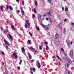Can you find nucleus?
I'll return each mask as SVG.
<instances>
[{
	"mask_svg": "<svg viewBox=\"0 0 74 74\" xmlns=\"http://www.w3.org/2000/svg\"><path fill=\"white\" fill-rule=\"evenodd\" d=\"M17 54L18 53H14L12 54L13 57H14V56H15V59H17V58H18V56H17Z\"/></svg>",
	"mask_w": 74,
	"mask_h": 74,
	"instance_id": "1",
	"label": "nucleus"
},
{
	"mask_svg": "<svg viewBox=\"0 0 74 74\" xmlns=\"http://www.w3.org/2000/svg\"><path fill=\"white\" fill-rule=\"evenodd\" d=\"M20 8L22 12V16H23V15H25V11L23 10V8H22V7H20Z\"/></svg>",
	"mask_w": 74,
	"mask_h": 74,
	"instance_id": "2",
	"label": "nucleus"
},
{
	"mask_svg": "<svg viewBox=\"0 0 74 74\" xmlns=\"http://www.w3.org/2000/svg\"><path fill=\"white\" fill-rule=\"evenodd\" d=\"M69 54L71 58H73V49L71 50Z\"/></svg>",
	"mask_w": 74,
	"mask_h": 74,
	"instance_id": "3",
	"label": "nucleus"
},
{
	"mask_svg": "<svg viewBox=\"0 0 74 74\" xmlns=\"http://www.w3.org/2000/svg\"><path fill=\"white\" fill-rule=\"evenodd\" d=\"M70 66V64H65V69H69V66Z\"/></svg>",
	"mask_w": 74,
	"mask_h": 74,
	"instance_id": "4",
	"label": "nucleus"
},
{
	"mask_svg": "<svg viewBox=\"0 0 74 74\" xmlns=\"http://www.w3.org/2000/svg\"><path fill=\"white\" fill-rule=\"evenodd\" d=\"M4 41L5 44H6V45H10L9 43H8V42H7V40L5 39H4Z\"/></svg>",
	"mask_w": 74,
	"mask_h": 74,
	"instance_id": "5",
	"label": "nucleus"
},
{
	"mask_svg": "<svg viewBox=\"0 0 74 74\" xmlns=\"http://www.w3.org/2000/svg\"><path fill=\"white\" fill-rule=\"evenodd\" d=\"M70 73V72H69L68 70H66L65 72V74H69Z\"/></svg>",
	"mask_w": 74,
	"mask_h": 74,
	"instance_id": "6",
	"label": "nucleus"
},
{
	"mask_svg": "<svg viewBox=\"0 0 74 74\" xmlns=\"http://www.w3.org/2000/svg\"><path fill=\"white\" fill-rule=\"evenodd\" d=\"M45 19V16L44 15H42L41 16V18L40 19L42 20H43V19Z\"/></svg>",
	"mask_w": 74,
	"mask_h": 74,
	"instance_id": "7",
	"label": "nucleus"
},
{
	"mask_svg": "<svg viewBox=\"0 0 74 74\" xmlns=\"http://www.w3.org/2000/svg\"><path fill=\"white\" fill-rule=\"evenodd\" d=\"M53 12H49V13H47V14L48 15H49V16L50 15H51V14H52V13Z\"/></svg>",
	"mask_w": 74,
	"mask_h": 74,
	"instance_id": "8",
	"label": "nucleus"
},
{
	"mask_svg": "<svg viewBox=\"0 0 74 74\" xmlns=\"http://www.w3.org/2000/svg\"><path fill=\"white\" fill-rule=\"evenodd\" d=\"M21 50L22 52H23V53H24V52H25V48L23 47L22 48Z\"/></svg>",
	"mask_w": 74,
	"mask_h": 74,
	"instance_id": "9",
	"label": "nucleus"
},
{
	"mask_svg": "<svg viewBox=\"0 0 74 74\" xmlns=\"http://www.w3.org/2000/svg\"><path fill=\"white\" fill-rule=\"evenodd\" d=\"M38 19H41V15L40 14H38Z\"/></svg>",
	"mask_w": 74,
	"mask_h": 74,
	"instance_id": "10",
	"label": "nucleus"
},
{
	"mask_svg": "<svg viewBox=\"0 0 74 74\" xmlns=\"http://www.w3.org/2000/svg\"><path fill=\"white\" fill-rule=\"evenodd\" d=\"M26 23L27 25H28V26H30V23H29V21H26Z\"/></svg>",
	"mask_w": 74,
	"mask_h": 74,
	"instance_id": "11",
	"label": "nucleus"
},
{
	"mask_svg": "<svg viewBox=\"0 0 74 74\" xmlns=\"http://www.w3.org/2000/svg\"><path fill=\"white\" fill-rule=\"evenodd\" d=\"M9 37L10 38V39L11 40H13V38H12V36H11V34H9Z\"/></svg>",
	"mask_w": 74,
	"mask_h": 74,
	"instance_id": "12",
	"label": "nucleus"
},
{
	"mask_svg": "<svg viewBox=\"0 0 74 74\" xmlns=\"http://www.w3.org/2000/svg\"><path fill=\"white\" fill-rule=\"evenodd\" d=\"M56 56H57V58H58V59H59V60H62L61 59V58H60L59 56H58V54H57L56 55Z\"/></svg>",
	"mask_w": 74,
	"mask_h": 74,
	"instance_id": "13",
	"label": "nucleus"
},
{
	"mask_svg": "<svg viewBox=\"0 0 74 74\" xmlns=\"http://www.w3.org/2000/svg\"><path fill=\"white\" fill-rule=\"evenodd\" d=\"M0 9L2 11H3L4 10H3V6H1L0 7Z\"/></svg>",
	"mask_w": 74,
	"mask_h": 74,
	"instance_id": "14",
	"label": "nucleus"
},
{
	"mask_svg": "<svg viewBox=\"0 0 74 74\" xmlns=\"http://www.w3.org/2000/svg\"><path fill=\"white\" fill-rule=\"evenodd\" d=\"M40 25L43 27L44 28H45V26H46V27H47V26L43 24H40Z\"/></svg>",
	"mask_w": 74,
	"mask_h": 74,
	"instance_id": "15",
	"label": "nucleus"
},
{
	"mask_svg": "<svg viewBox=\"0 0 74 74\" xmlns=\"http://www.w3.org/2000/svg\"><path fill=\"white\" fill-rule=\"evenodd\" d=\"M38 68H40L41 67V65L40 63L39 62H38Z\"/></svg>",
	"mask_w": 74,
	"mask_h": 74,
	"instance_id": "16",
	"label": "nucleus"
},
{
	"mask_svg": "<svg viewBox=\"0 0 74 74\" xmlns=\"http://www.w3.org/2000/svg\"><path fill=\"white\" fill-rule=\"evenodd\" d=\"M28 55H29V58L30 59H32V56H31V55H30V54L29 53H28Z\"/></svg>",
	"mask_w": 74,
	"mask_h": 74,
	"instance_id": "17",
	"label": "nucleus"
},
{
	"mask_svg": "<svg viewBox=\"0 0 74 74\" xmlns=\"http://www.w3.org/2000/svg\"><path fill=\"white\" fill-rule=\"evenodd\" d=\"M11 26L12 27V29L14 30H15V27H14V26L12 25H11Z\"/></svg>",
	"mask_w": 74,
	"mask_h": 74,
	"instance_id": "18",
	"label": "nucleus"
},
{
	"mask_svg": "<svg viewBox=\"0 0 74 74\" xmlns=\"http://www.w3.org/2000/svg\"><path fill=\"white\" fill-rule=\"evenodd\" d=\"M45 30H49V28H48V27H46V26H45Z\"/></svg>",
	"mask_w": 74,
	"mask_h": 74,
	"instance_id": "19",
	"label": "nucleus"
},
{
	"mask_svg": "<svg viewBox=\"0 0 74 74\" xmlns=\"http://www.w3.org/2000/svg\"><path fill=\"white\" fill-rule=\"evenodd\" d=\"M9 8L10 10H11V11L13 10V8H12V7H11V6H9Z\"/></svg>",
	"mask_w": 74,
	"mask_h": 74,
	"instance_id": "20",
	"label": "nucleus"
},
{
	"mask_svg": "<svg viewBox=\"0 0 74 74\" xmlns=\"http://www.w3.org/2000/svg\"><path fill=\"white\" fill-rule=\"evenodd\" d=\"M55 37H56V38H58V37H59V35L58 34L56 33L55 35Z\"/></svg>",
	"mask_w": 74,
	"mask_h": 74,
	"instance_id": "21",
	"label": "nucleus"
},
{
	"mask_svg": "<svg viewBox=\"0 0 74 74\" xmlns=\"http://www.w3.org/2000/svg\"><path fill=\"white\" fill-rule=\"evenodd\" d=\"M66 30L65 29V28L64 29V34H66Z\"/></svg>",
	"mask_w": 74,
	"mask_h": 74,
	"instance_id": "22",
	"label": "nucleus"
},
{
	"mask_svg": "<svg viewBox=\"0 0 74 74\" xmlns=\"http://www.w3.org/2000/svg\"><path fill=\"white\" fill-rule=\"evenodd\" d=\"M29 44H32V41H31V40H29L28 41Z\"/></svg>",
	"mask_w": 74,
	"mask_h": 74,
	"instance_id": "23",
	"label": "nucleus"
},
{
	"mask_svg": "<svg viewBox=\"0 0 74 74\" xmlns=\"http://www.w3.org/2000/svg\"><path fill=\"white\" fill-rule=\"evenodd\" d=\"M29 49H31L32 50H34V49L32 47L29 48Z\"/></svg>",
	"mask_w": 74,
	"mask_h": 74,
	"instance_id": "24",
	"label": "nucleus"
},
{
	"mask_svg": "<svg viewBox=\"0 0 74 74\" xmlns=\"http://www.w3.org/2000/svg\"><path fill=\"white\" fill-rule=\"evenodd\" d=\"M35 4L36 6V7H37V1H35Z\"/></svg>",
	"mask_w": 74,
	"mask_h": 74,
	"instance_id": "25",
	"label": "nucleus"
},
{
	"mask_svg": "<svg viewBox=\"0 0 74 74\" xmlns=\"http://www.w3.org/2000/svg\"><path fill=\"white\" fill-rule=\"evenodd\" d=\"M67 44V45H68V47L69 48H70V43H68Z\"/></svg>",
	"mask_w": 74,
	"mask_h": 74,
	"instance_id": "26",
	"label": "nucleus"
},
{
	"mask_svg": "<svg viewBox=\"0 0 74 74\" xmlns=\"http://www.w3.org/2000/svg\"><path fill=\"white\" fill-rule=\"evenodd\" d=\"M32 70H33V71L34 72H35V71H36V68H32Z\"/></svg>",
	"mask_w": 74,
	"mask_h": 74,
	"instance_id": "27",
	"label": "nucleus"
},
{
	"mask_svg": "<svg viewBox=\"0 0 74 74\" xmlns=\"http://www.w3.org/2000/svg\"><path fill=\"white\" fill-rule=\"evenodd\" d=\"M36 29L37 30H38V31H39V30H40V29L39 28V27H36Z\"/></svg>",
	"mask_w": 74,
	"mask_h": 74,
	"instance_id": "28",
	"label": "nucleus"
},
{
	"mask_svg": "<svg viewBox=\"0 0 74 74\" xmlns=\"http://www.w3.org/2000/svg\"><path fill=\"white\" fill-rule=\"evenodd\" d=\"M46 51H47V50L48 49V45H46Z\"/></svg>",
	"mask_w": 74,
	"mask_h": 74,
	"instance_id": "29",
	"label": "nucleus"
},
{
	"mask_svg": "<svg viewBox=\"0 0 74 74\" xmlns=\"http://www.w3.org/2000/svg\"><path fill=\"white\" fill-rule=\"evenodd\" d=\"M32 16L33 19H34V18H35V17H36V16H35V15H34V14H32Z\"/></svg>",
	"mask_w": 74,
	"mask_h": 74,
	"instance_id": "30",
	"label": "nucleus"
},
{
	"mask_svg": "<svg viewBox=\"0 0 74 74\" xmlns=\"http://www.w3.org/2000/svg\"><path fill=\"white\" fill-rule=\"evenodd\" d=\"M19 64L20 65L22 64V60H21L20 61V62L19 63Z\"/></svg>",
	"mask_w": 74,
	"mask_h": 74,
	"instance_id": "31",
	"label": "nucleus"
},
{
	"mask_svg": "<svg viewBox=\"0 0 74 74\" xmlns=\"http://www.w3.org/2000/svg\"><path fill=\"white\" fill-rule=\"evenodd\" d=\"M51 0H48V3H49L50 4H51Z\"/></svg>",
	"mask_w": 74,
	"mask_h": 74,
	"instance_id": "32",
	"label": "nucleus"
},
{
	"mask_svg": "<svg viewBox=\"0 0 74 74\" xmlns=\"http://www.w3.org/2000/svg\"><path fill=\"white\" fill-rule=\"evenodd\" d=\"M34 12L35 14H36V9H35V8H34Z\"/></svg>",
	"mask_w": 74,
	"mask_h": 74,
	"instance_id": "33",
	"label": "nucleus"
},
{
	"mask_svg": "<svg viewBox=\"0 0 74 74\" xmlns=\"http://www.w3.org/2000/svg\"><path fill=\"white\" fill-rule=\"evenodd\" d=\"M51 26V24H48V26H47V27H49Z\"/></svg>",
	"mask_w": 74,
	"mask_h": 74,
	"instance_id": "34",
	"label": "nucleus"
},
{
	"mask_svg": "<svg viewBox=\"0 0 74 74\" xmlns=\"http://www.w3.org/2000/svg\"><path fill=\"white\" fill-rule=\"evenodd\" d=\"M3 33L4 34H6L7 33V31L6 30H4L3 31Z\"/></svg>",
	"mask_w": 74,
	"mask_h": 74,
	"instance_id": "35",
	"label": "nucleus"
},
{
	"mask_svg": "<svg viewBox=\"0 0 74 74\" xmlns=\"http://www.w3.org/2000/svg\"><path fill=\"white\" fill-rule=\"evenodd\" d=\"M39 49H40V50H42V47H41V46H39Z\"/></svg>",
	"mask_w": 74,
	"mask_h": 74,
	"instance_id": "36",
	"label": "nucleus"
},
{
	"mask_svg": "<svg viewBox=\"0 0 74 74\" xmlns=\"http://www.w3.org/2000/svg\"><path fill=\"white\" fill-rule=\"evenodd\" d=\"M29 34L31 37H32V36H33V35L32 34V33H30V32H29Z\"/></svg>",
	"mask_w": 74,
	"mask_h": 74,
	"instance_id": "37",
	"label": "nucleus"
},
{
	"mask_svg": "<svg viewBox=\"0 0 74 74\" xmlns=\"http://www.w3.org/2000/svg\"><path fill=\"white\" fill-rule=\"evenodd\" d=\"M66 42L67 43H69V40H68V39H67Z\"/></svg>",
	"mask_w": 74,
	"mask_h": 74,
	"instance_id": "38",
	"label": "nucleus"
},
{
	"mask_svg": "<svg viewBox=\"0 0 74 74\" xmlns=\"http://www.w3.org/2000/svg\"><path fill=\"white\" fill-rule=\"evenodd\" d=\"M5 48H6L7 50H8V46H5Z\"/></svg>",
	"mask_w": 74,
	"mask_h": 74,
	"instance_id": "39",
	"label": "nucleus"
},
{
	"mask_svg": "<svg viewBox=\"0 0 74 74\" xmlns=\"http://www.w3.org/2000/svg\"><path fill=\"white\" fill-rule=\"evenodd\" d=\"M25 28H27V24H25Z\"/></svg>",
	"mask_w": 74,
	"mask_h": 74,
	"instance_id": "40",
	"label": "nucleus"
},
{
	"mask_svg": "<svg viewBox=\"0 0 74 74\" xmlns=\"http://www.w3.org/2000/svg\"><path fill=\"white\" fill-rule=\"evenodd\" d=\"M69 63H72V62H71V61L70 60L69 61H68Z\"/></svg>",
	"mask_w": 74,
	"mask_h": 74,
	"instance_id": "41",
	"label": "nucleus"
},
{
	"mask_svg": "<svg viewBox=\"0 0 74 74\" xmlns=\"http://www.w3.org/2000/svg\"><path fill=\"white\" fill-rule=\"evenodd\" d=\"M20 30H21L22 31H23V27L21 28Z\"/></svg>",
	"mask_w": 74,
	"mask_h": 74,
	"instance_id": "42",
	"label": "nucleus"
},
{
	"mask_svg": "<svg viewBox=\"0 0 74 74\" xmlns=\"http://www.w3.org/2000/svg\"><path fill=\"white\" fill-rule=\"evenodd\" d=\"M65 11H68V8H65Z\"/></svg>",
	"mask_w": 74,
	"mask_h": 74,
	"instance_id": "43",
	"label": "nucleus"
},
{
	"mask_svg": "<svg viewBox=\"0 0 74 74\" xmlns=\"http://www.w3.org/2000/svg\"><path fill=\"white\" fill-rule=\"evenodd\" d=\"M61 51H62V52H63V51H64V49H63V48H61Z\"/></svg>",
	"mask_w": 74,
	"mask_h": 74,
	"instance_id": "44",
	"label": "nucleus"
},
{
	"mask_svg": "<svg viewBox=\"0 0 74 74\" xmlns=\"http://www.w3.org/2000/svg\"><path fill=\"white\" fill-rule=\"evenodd\" d=\"M17 69H18V70H20V67L17 66Z\"/></svg>",
	"mask_w": 74,
	"mask_h": 74,
	"instance_id": "45",
	"label": "nucleus"
},
{
	"mask_svg": "<svg viewBox=\"0 0 74 74\" xmlns=\"http://www.w3.org/2000/svg\"><path fill=\"white\" fill-rule=\"evenodd\" d=\"M22 4H23V5H24V1H22Z\"/></svg>",
	"mask_w": 74,
	"mask_h": 74,
	"instance_id": "46",
	"label": "nucleus"
},
{
	"mask_svg": "<svg viewBox=\"0 0 74 74\" xmlns=\"http://www.w3.org/2000/svg\"><path fill=\"white\" fill-rule=\"evenodd\" d=\"M1 53L2 54H3V55H4V52L3 51L1 52Z\"/></svg>",
	"mask_w": 74,
	"mask_h": 74,
	"instance_id": "47",
	"label": "nucleus"
},
{
	"mask_svg": "<svg viewBox=\"0 0 74 74\" xmlns=\"http://www.w3.org/2000/svg\"><path fill=\"white\" fill-rule=\"evenodd\" d=\"M6 8H7V10H8V6L7 5V6H6Z\"/></svg>",
	"mask_w": 74,
	"mask_h": 74,
	"instance_id": "48",
	"label": "nucleus"
},
{
	"mask_svg": "<svg viewBox=\"0 0 74 74\" xmlns=\"http://www.w3.org/2000/svg\"><path fill=\"white\" fill-rule=\"evenodd\" d=\"M60 25H61V23H60L58 24V26H60Z\"/></svg>",
	"mask_w": 74,
	"mask_h": 74,
	"instance_id": "49",
	"label": "nucleus"
},
{
	"mask_svg": "<svg viewBox=\"0 0 74 74\" xmlns=\"http://www.w3.org/2000/svg\"><path fill=\"white\" fill-rule=\"evenodd\" d=\"M45 44L47 45V44H48V42H45Z\"/></svg>",
	"mask_w": 74,
	"mask_h": 74,
	"instance_id": "50",
	"label": "nucleus"
},
{
	"mask_svg": "<svg viewBox=\"0 0 74 74\" xmlns=\"http://www.w3.org/2000/svg\"><path fill=\"white\" fill-rule=\"evenodd\" d=\"M34 60H31V62H34Z\"/></svg>",
	"mask_w": 74,
	"mask_h": 74,
	"instance_id": "51",
	"label": "nucleus"
},
{
	"mask_svg": "<svg viewBox=\"0 0 74 74\" xmlns=\"http://www.w3.org/2000/svg\"><path fill=\"white\" fill-rule=\"evenodd\" d=\"M72 31H73V32H74V28H72Z\"/></svg>",
	"mask_w": 74,
	"mask_h": 74,
	"instance_id": "52",
	"label": "nucleus"
},
{
	"mask_svg": "<svg viewBox=\"0 0 74 74\" xmlns=\"http://www.w3.org/2000/svg\"><path fill=\"white\" fill-rule=\"evenodd\" d=\"M30 73H31V74H33V72H32V71H30Z\"/></svg>",
	"mask_w": 74,
	"mask_h": 74,
	"instance_id": "53",
	"label": "nucleus"
},
{
	"mask_svg": "<svg viewBox=\"0 0 74 74\" xmlns=\"http://www.w3.org/2000/svg\"><path fill=\"white\" fill-rule=\"evenodd\" d=\"M67 60H68V62L70 60V59L69 58H67Z\"/></svg>",
	"mask_w": 74,
	"mask_h": 74,
	"instance_id": "54",
	"label": "nucleus"
},
{
	"mask_svg": "<svg viewBox=\"0 0 74 74\" xmlns=\"http://www.w3.org/2000/svg\"><path fill=\"white\" fill-rule=\"evenodd\" d=\"M66 21H67V19H65L64 20V22H66Z\"/></svg>",
	"mask_w": 74,
	"mask_h": 74,
	"instance_id": "55",
	"label": "nucleus"
},
{
	"mask_svg": "<svg viewBox=\"0 0 74 74\" xmlns=\"http://www.w3.org/2000/svg\"><path fill=\"white\" fill-rule=\"evenodd\" d=\"M46 20H47V21H48V20H49V18H46Z\"/></svg>",
	"mask_w": 74,
	"mask_h": 74,
	"instance_id": "56",
	"label": "nucleus"
},
{
	"mask_svg": "<svg viewBox=\"0 0 74 74\" xmlns=\"http://www.w3.org/2000/svg\"><path fill=\"white\" fill-rule=\"evenodd\" d=\"M16 1L18 3H19V0H16Z\"/></svg>",
	"mask_w": 74,
	"mask_h": 74,
	"instance_id": "57",
	"label": "nucleus"
},
{
	"mask_svg": "<svg viewBox=\"0 0 74 74\" xmlns=\"http://www.w3.org/2000/svg\"><path fill=\"white\" fill-rule=\"evenodd\" d=\"M17 12H18V13H19V12H20V11L19 10H18L17 11Z\"/></svg>",
	"mask_w": 74,
	"mask_h": 74,
	"instance_id": "58",
	"label": "nucleus"
},
{
	"mask_svg": "<svg viewBox=\"0 0 74 74\" xmlns=\"http://www.w3.org/2000/svg\"><path fill=\"white\" fill-rule=\"evenodd\" d=\"M30 70L31 71H33V69H30Z\"/></svg>",
	"mask_w": 74,
	"mask_h": 74,
	"instance_id": "59",
	"label": "nucleus"
},
{
	"mask_svg": "<svg viewBox=\"0 0 74 74\" xmlns=\"http://www.w3.org/2000/svg\"><path fill=\"white\" fill-rule=\"evenodd\" d=\"M62 10H64V8L63 7H62Z\"/></svg>",
	"mask_w": 74,
	"mask_h": 74,
	"instance_id": "60",
	"label": "nucleus"
},
{
	"mask_svg": "<svg viewBox=\"0 0 74 74\" xmlns=\"http://www.w3.org/2000/svg\"><path fill=\"white\" fill-rule=\"evenodd\" d=\"M49 19L50 20V21H51V18H49Z\"/></svg>",
	"mask_w": 74,
	"mask_h": 74,
	"instance_id": "61",
	"label": "nucleus"
},
{
	"mask_svg": "<svg viewBox=\"0 0 74 74\" xmlns=\"http://www.w3.org/2000/svg\"><path fill=\"white\" fill-rule=\"evenodd\" d=\"M69 44H73V42H71L69 43Z\"/></svg>",
	"mask_w": 74,
	"mask_h": 74,
	"instance_id": "62",
	"label": "nucleus"
},
{
	"mask_svg": "<svg viewBox=\"0 0 74 74\" xmlns=\"http://www.w3.org/2000/svg\"><path fill=\"white\" fill-rule=\"evenodd\" d=\"M44 16H46V14H44Z\"/></svg>",
	"mask_w": 74,
	"mask_h": 74,
	"instance_id": "63",
	"label": "nucleus"
},
{
	"mask_svg": "<svg viewBox=\"0 0 74 74\" xmlns=\"http://www.w3.org/2000/svg\"><path fill=\"white\" fill-rule=\"evenodd\" d=\"M37 52V50L35 51V52Z\"/></svg>",
	"mask_w": 74,
	"mask_h": 74,
	"instance_id": "64",
	"label": "nucleus"
}]
</instances>
